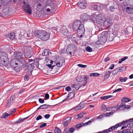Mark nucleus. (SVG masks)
<instances>
[{
  "label": "nucleus",
  "instance_id": "obj_46",
  "mask_svg": "<svg viewBox=\"0 0 133 133\" xmlns=\"http://www.w3.org/2000/svg\"><path fill=\"white\" fill-rule=\"evenodd\" d=\"M123 68V70H125L126 69V67L125 66H121L119 67L118 68L116 69L118 71H119L120 70H121L122 68Z\"/></svg>",
  "mask_w": 133,
  "mask_h": 133
},
{
  "label": "nucleus",
  "instance_id": "obj_42",
  "mask_svg": "<svg viewBox=\"0 0 133 133\" xmlns=\"http://www.w3.org/2000/svg\"><path fill=\"white\" fill-rule=\"evenodd\" d=\"M3 12L6 14H9L10 10L8 8H6L4 9L3 10Z\"/></svg>",
  "mask_w": 133,
  "mask_h": 133
},
{
  "label": "nucleus",
  "instance_id": "obj_9",
  "mask_svg": "<svg viewBox=\"0 0 133 133\" xmlns=\"http://www.w3.org/2000/svg\"><path fill=\"white\" fill-rule=\"evenodd\" d=\"M123 8V10H125L126 12L129 14L133 13V5H128Z\"/></svg>",
  "mask_w": 133,
  "mask_h": 133
},
{
  "label": "nucleus",
  "instance_id": "obj_27",
  "mask_svg": "<svg viewBox=\"0 0 133 133\" xmlns=\"http://www.w3.org/2000/svg\"><path fill=\"white\" fill-rule=\"evenodd\" d=\"M15 34H8V37L11 40H12L15 38Z\"/></svg>",
  "mask_w": 133,
  "mask_h": 133
},
{
  "label": "nucleus",
  "instance_id": "obj_13",
  "mask_svg": "<svg viewBox=\"0 0 133 133\" xmlns=\"http://www.w3.org/2000/svg\"><path fill=\"white\" fill-rule=\"evenodd\" d=\"M112 23L111 21L108 19H106L104 21L103 24L106 27H108L111 26Z\"/></svg>",
  "mask_w": 133,
  "mask_h": 133
},
{
  "label": "nucleus",
  "instance_id": "obj_6",
  "mask_svg": "<svg viewBox=\"0 0 133 133\" xmlns=\"http://www.w3.org/2000/svg\"><path fill=\"white\" fill-rule=\"evenodd\" d=\"M23 3V7L24 10L29 14H31L32 13L31 8L28 4L27 0H24Z\"/></svg>",
  "mask_w": 133,
  "mask_h": 133
},
{
  "label": "nucleus",
  "instance_id": "obj_60",
  "mask_svg": "<svg viewBox=\"0 0 133 133\" xmlns=\"http://www.w3.org/2000/svg\"><path fill=\"white\" fill-rule=\"evenodd\" d=\"M38 100L39 102L41 103H42L44 102V100L41 98H39V99Z\"/></svg>",
  "mask_w": 133,
  "mask_h": 133
},
{
  "label": "nucleus",
  "instance_id": "obj_36",
  "mask_svg": "<svg viewBox=\"0 0 133 133\" xmlns=\"http://www.w3.org/2000/svg\"><path fill=\"white\" fill-rule=\"evenodd\" d=\"M130 99L126 97L123 98L121 100V101L125 102H128L130 101Z\"/></svg>",
  "mask_w": 133,
  "mask_h": 133
},
{
  "label": "nucleus",
  "instance_id": "obj_8",
  "mask_svg": "<svg viewBox=\"0 0 133 133\" xmlns=\"http://www.w3.org/2000/svg\"><path fill=\"white\" fill-rule=\"evenodd\" d=\"M84 82L83 84L80 85V83H79L75 84L76 86H75V88L76 89L78 90L79 88H81L82 86H84L86 85L87 82V81L88 79V77L87 76L85 75L84 76Z\"/></svg>",
  "mask_w": 133,
  "mask_h": 133
},
{
  "label": "nucleus",
  "instance_id": "obj_39",
  "mask_svg": "<svg viewBox=\"0 0 133 133\" xmlns=\"http://www.w3.org/2000/svg\"><path fill=\"white\" fill-rule=\"evenodd\" d=\"M128 58V57H124L122 58L121 60H119L118 61V63L119 64H121L123 61H125L126 59H127Z\"/></svg>",
  "mask_w": 133,
  "mask_h": 133
},
{
  "label": "nucleus",
  "instance_id": "obj_30",
  "mask_svg": "<svg viewBox=\"0 0 133 133\" xmlns=\"http://www.w3.org/2000/svg\"><path fill=\"white\" fill-rule=\"evenodd\" d=\"M83 107L81 105V104L80 103L78 106H77L76 107L74 108V109L75 110L77 111L79 109H82Z\"/></svg>",
  "mask_w": 133,
  "mask_h": 133
},
{
  "label": "nucleus",
  "instance_id": "obj_23",
  "mask_svg": "<svg viewBox=\"0 0 133 133\" xmlns=\"http://www.w3.org/2000/svg\"><path fill=\"white\" fill-rule=\"evenodd\" d=\"M43 56H47L49 55V50L47 49H45L43 51L42 54Z\"/></svg>",
  "mask_w": 133,
  "mask_h": 133
},
{
  "label": "nucleus",
  "instance_id": "obj_18",
  "mask_svg": "<svg viewBox=\"0 0 133 133\" xmlns=\"http://www.w3.org/2000/svg\"><path fill=\"white\" fill-rule=\"evenodd\" d=\"M31 33H46V32L44 31H40L35 29L31 31Z\"/></svg>",
  "mask_w": 133,
  "mask_h": 133
},
{
  "label": "nucleus",
  "instance_id": "obj_1",
  "mask_svg": "<svg viewBox=\"0 0 133 133\" xmlns=\"http://www.w3.org/2000/svg\"><path fill=\"white\" fill-rule=\"evenodd\" d=\"M97 14L96 12L91 15L90 20L94 23L102 25L105 19V16L102 14Z\"/></svg>",
  "mask_w": 133,
  "mask_h": 133
},
{
  "label": "nucleus",
  "instance_id": "obj_19",
  "mask_svg": "<svg viewBox=\"0 0 133 133\" xmlns=\"http://www.w3.org/2000/svg\"><path fill=\"white\" fill-rule=\"evenodd\" d=\"M86 114V113L84 112H82L75 116V118L76 119L81 118L83 117Z\"/></svg>",
  "mask_w": 133,
  "mask_h": 133
},
{
  "label": "nucleus",
  "instance_id": "obj_15",
  "mask_svg": "<svg viewBox=\"0 0 133 133\" xmlns=\"http://www.w3.org/2000/svg\"><path fill=\"white\" fill-rule=\"evenodd\" d=\"M14 56L15 58L18 59L19 60V59H22V60L23 55L22 53L20 52L15 53Z\"/></svg>",
  "mask_w": 133,
  "mask_h": 133
},
{
  "label": "nucleus",
  "instance_id": "obj_61",
  "mask_svg": "<svg viewBox=\"0 0 133 133\" xmlns=\"http://www.w3.org/2000/svg\"><path fill=\"white\" fill-rule=\"evenodd\" d=\"M49 68H50L51 69H52L54 67L55 65H52V66L51 64H47L46 65Z\"/></svg>",
  "mask_w": 133,
  "mask_h": 133
},
{
  "label": "nucleus",
  "instance_id": "obj_32",
  "mask_svg": "<svg viewBox=\"0 0 133 133\" xmlns=\"http://www.w3.org/2000/svg\"><path fill=\"white\" fill-rule=\"evenodd\" d=\"M84 125V123H80L77 124L75 126V128L77 129H78L82 127Z\"/></svg>",
  "mask_w": 133,
  "mask_h": 133
},
{
  "label": "nucleus",
  "instance_id": "obj_12",
  "mask_svg": "<svg viewBox=\"0 0 133 133\" xmlns=\"http://www.w3.org/2000/svg\"><path fill=\"white\" fill-rule=\"evenodd\" d=\"M72 117H68L66 118L63 121V124L65 127H66L69 124V123L71 121Z\"/></svg>",
  "mask_w": 133,
  "mask_h": 133
},
{
  "label": "nucleus",
  "instance_id": "obj_48",
  "mask_svg": "<svg viewBox=\"0 0 133 133\" xmlns=\"http://www.w3.org/2000/svg\"><path fill=\"white\" fill-rule=\"evenodd\" d=\"M127 127L128 128H131L133 127V123H129L127 125Z\"/></svg>",
  "mask_w": 133,
  "mask_h": 133
},
{
  "label": "nucleus",
  "instance_id": "obj_37",
  "mask_svg": "<svg viewBox=\"0 0 133 133\" xmlns=\"http://www.w3.org/2000/svg\"><path fill=\"white\" fill-rule=\"evenodd\" d=\"M75 130V129L74 128H71L69 129V131H66L65 133H69V131L70 132L73 133Z\"/></svg>",
  "mask_w": 133,
  "mask_h": 133
},
{
  "label": "nucleus",
  "instance_id": "obj_63",
  "mask_svg": "<svg viewBox=\"0 0 133 133\" xmlns=\"http://www.w3.org/2000/svg\"><path fill=\"white\" fill-rule=\"evenodd\" d=\"M16 109L15 108H14L11 109V110L10 115L12 114V113L15 112L16 111Z\"/></svg>",
  "mask_w": 133,
  "mask_h": 133
},
{
  "label": "nucleus",
  "instance_id": "obj_33",
  "mask_svg": "<svg viewBox=\"0 0 133 133\" xmlns=\"http://www.w3.org/2000/svg\"><path fill=\"white\" fill-rule=\"evenodd\" d=\"M100 74L98 73H93L90 74V77L99 76Z\"/></svg>",
  "mask_w": 133,
  "mask_h": 133
},
{
  "label": "nucleus",
  "instance_id": "obj_49",
  "mask_svg": "<svg viewBox=\"0 0 133 133\" xmlns=\"http://www.w3.org/2000/svg\"><path fill=\"white\" fill-rule=\"evenodd\" d=\"M113 113V112H107L105 115L104 116L105 117L109 116L110 115L112 114Z\"/></svg>",
  "mask_w": 133,
  "mask_h": 133
},
{
  "label": "nucleus",
  "instance_id": "obj_2",
  "mask_svg": "<svg viewBox=\"0 0 133 133\" xmlns=\"http://www.w3.org/2000/svg\"><path fill=\"white\" fill-rule=\"evenodd\" d=\"M73 29L77 31V32L83 33L85 32L84 26L79 20H76L74 22L73 24Z\"/></svg>",
  "mask_w": 133,
  "mask_h": 133
},
{
  "label": "nucleus",
  "instance_id": "obj_56",
  "mask_svg": "<svg viewBox=\"0 0 133 133\" xmlns=\"http://www.w3.org/2000/svg\"><path fill=\"white\" fill-rule=\"evenodd\" d=\"M46 124L45 123H44L42 124L40 126V128H42L43 127H45L46 125Z\"/></svg>",
  "mask_w": 133,
  "mask_h": 133
},
{
  "label": "nucleus",
  "instance_id": "obj_25",
  "mask_svg": "<svg viewBox=\"0 0 133 133\" xmlns=\"http://www.w3.org/2000/svg\"><path fill=\"white\" fill-rule=\"evenodd\" d=\"M128 123V121L127 120L123 121L117 124L119 127H121L122 125H125L127 124Z\"/></svg>",
  "mask_w": 133,
  "mask_h": 133
},
{
  "label": "nucleus",
  "instance_id": "obj_55",
  "mask_svg": "<svg viewBox=\"0 0 133 133\" xmlns=\"http://www.w3.org/2000/svg\"><path fill=\"white\" fill-rule=\"evenodd\" d=\"M3 3L2 2V1L0 2V9L3 8L4 6L5 5L4 4H3Z\"/></svg>",
  "mask_w": 133,
  "mask_h": 133
},
{
  "label": "nucleus",
  "instance_id": "obj_44",
  "mask_svg": "<svg viewBox=\"0 0 133 133\" xmlns=\"http://www.w3.org/2000/svg\"><path fill=\"white\" fill-rule=\"evenodd\" d=\"M55 133H61V131L59 128L56 127L54 130Z\"/></svg>",
  "mask_w": 133,
  "mask_h": 133
},
{
  "label": "nucleus",
  "instance_id": "obj_57",
  "mask_svg": "<svg viewBox=\"0 0 133 133\" xmlns=\"http://www.w3.org/2000/svg\"><path fill=\"white\" fill-rule=\"evenodd\" d=\"M91 121H89L87 122H85V123H84L83 125H88L90 124H91Z\"/></svg>",
  "mask_w": 133,
  "mask_h": 133
},
{
  "label": "nucleus",
  "instance_id": "obj_11",
  "mask_svg": "<svg viewBox=\"0 0 133 133\" xmlns=\"http://www.w3.org/2000/svg\"><path fill=\"white\" fill-rule=\"evenodd\" d=\"M77 5L81 9H84L85 8L87 5V2L85 1H82L79 2L77 3Z\"/></svg>",
  "mask_w": 133,
  "mask_h": 133
},
{
  "label": "nucleus",
  "instance_id": "obj_17",
  "mask_svg": "<svg viewBox=\"0 0 133 133\" xmlns=\"http://www.w3.org/2000/svg\"><path fill=\"white\" fill-rule=\"evenodd\" d=\"M34 68V63L28 64V69L29 71L30 72H32Z\"/></svg>",
  "mask_w": 133,
  "mask_h": 133
},
{
  "label": "nucleus",
  "instance_id": "obj_4",
  "mask_svg": "<svg viewBox=\"0 0 133 133\" xmlns=\"http://www.w3.org/2000/svg\"><path fill=\"white\" fill-rule=\"evenodd\" d=\"M16 61L15 62H14L13 64L15 70L17 72L20 70V68L23 65L24 61L22 60V62L17 59H16Z\"/></svg>",
  "mask_w": 133,
  "mask_h": 133
},
{
  "label": "nucleus",
  "instance_id": "obj_35",
  "mask_svg": "<svg viewBox=\"0 0 133 133\" xmlns=\"http://www.w3.org/2000/svg\"><path fill=\"white\" fill-rule=\"evenodd\" d=\"M127 78L126 77H120L119 78V79L121 82H125L127 80Z\"/></svg>",
  "mask_w": 133,
  "mask_h": 133
},
{
  "label": "nucleus",
  "instance_id": "obj_7",
  "mask_svg": "<svg viewBox=\"0 0 133 133\" xmlns=\"http://www.w3.org/2000/svg\"><path fill=\"white\" fill-rule=\"evenodd\" d=\"M35 36L43 41H46L49 38L50 34H35Z\"/></svg>",
  "mask_w": 133,
  "mask_h": 133
},
{
  "label": "nucleus",
  "instance_id": "obj_31",
  "mask_svg": "<svg viewBox=\"0 0 133 133\" xmlns=\"http://www.w3.org/2000/svg\"><path fill=\"white\" fill-rule=\"evenodd\" d=\"M10 114H9L6 112L4 113L3 114L1 117V118H4L5 119H6L7 117L10 115Z\"/></svg>",
  "mask_w": 133,
  "mask_h": 133
},
{
  "label": "nucleus",
  "instance_id": "obj_41",
  "mask_svg": "<svg viewBox=\"0 0 133 133\" xmlns=\"http://www.w3.org/2000/svg\"><path fill=\"white\" fill-rule=\"evenodd\" d=\"M104 114L103 113L100 115L99 116L97 117H96V118H97V119L101 120V119L102 118H103L104 116Z\"/></svg>",
  "mask_w": 133,
  "mask_h": 133
},
{
  "label": "nucleus",
  "instance_id": "obj_64",
  "mask_svg": "<svg viewBox=\"0 0 133 133\" xmlns=\"http://www.w3.org/2000/svg\"><path fill=\"white\" fill-rule=\"evenodd\" d=\"M128 122L129 123H132L133 122V118L127 120Z\"/></svg>",
  "mask_w": 133,
  "mask_h": 133
},
{
  "label": "nucleus",
  "instance_id": "obj_40",
  "mask_svg": "<svg viewBox=\"0 0 133 133\" xmlns=\"http://www.w3.org/2000/svg\"><path fill=\"white\" fill-rule=\"evenodd\" d=\"M112 72L111 71H108V72H107L105 74V75H104V76L105 77H108L111 73Z\"/></svg>",
  "mask_w": 133,
  "mask_h": 133
},
{
  "label": "nucleus",
  "instance_id": "obj_21",
  "mask_svg": "<svg viewBox=\"0 0 133 133\" xmlns=\"http://www.w3.org/2000/svg\"><path fill=\"white\" fill-rule=\"evenodd\" d=\"M51 105H48L46 104H45L43 105H41L39 107H38L37 110L39 109H45L48 107H49Z\"/></svg>",
  "mask_w": 133,
  "mask_h": 133
},
{
  "label": "nucleus",
  "instance_id": "obj_58",
  "mask_svg": "<svg viewBox=\"0 0 133 133\" xmlns=\"http://www.w3.org/2000/svg\"><path fill=\"white\" fill-rule=\"evenodd\" d=\"M124 105H125V106L124 107V108L123 109V110L125 108L127 109H129L130 107V105H126L125 104Z\"/></svg>",
  "mask_w": 133,
  "mask_h": 133
},
{
  "label": "nucleus",
  "instance_id": "obj_22",
  "mask_svg": "<svg viewBox=\"0 0 133 133\" xmlns=\"http://www.w3.org/2000/svg\"><path fill=\"white\" fill-rule=\"evenodd\" d=\"M61 62H58L56 64V65L58 67H61L63 65H65V59L64 58H63L62 59V61L61 62Z\"/></svg>",
  "mask_w": 133,
  "mask_h": 133
},
{
  "label": "nucleus",
  "instance_id": "obj_26",
  "mask_svg": "<svg viewBox=\"0 0 133 133\" xmlns=\"http://www.w3.org/2000/svg\"><path fill=\"white\" fill-rule=\"evenodd\" d=\"M124 133H133L132 130L130 128L124 129L123 130Z\"/></svg>",
  "mask_w": 133,
  "mask_h": 133
},
{
  "label": "nucleus",
  "instance_id": "obj_62",
  "mask_svg": "<svg viewBox=\"0 0 133 133\" xmlns=\"http://www.w3.org/2000/svg\"><path fill=\"white\" fill-rule=\"evenodd\" d=\"M122 90V89L121 88H119L116 90L114 91L113 92V93L116 92H117L118 91H120Z\"/></svg>",
  "mask_w": 133,
  "mask_h": 133
},
{
  "label": "nucleus",
  "instance_id": "obj_5",
  "mask_svg": "<svg viewBox=\"0 0 133 133\" xmlns=\"http://www.w3.org/2000/svg\"><path fill=\"white\" fill-rule=\"evenodd\" d=\"M98 37H98V39L96 43V44L98 45L100 44H103L107 41V37L105 34H103L101 35L100 34Z\"/></svg>",
  "mask_w": 133,
  "mask_h": 133
},
{
  "label": "nucleus",
  "instance_id": "obj_47",
  "mask_svg": "<svg viewBox=\"0 0 133 133\" xmlns=\"http://www.w3.org/2000/svg\"><path fill=\"white\" fill-rule=\"evenodd\" d=\"M109 132L108 129H105L103 131H100L98 132V133H108Z\"/></svg>",
  "mask_w": 133,
  "mask_h": 133
},
{
  "label": "nucleus",
  "instance_id": "obj_34",
  "mask_svg": "<svg viewBox=\"0 0 133 133\" xmlns=\"http://www.w3.org/2000/svg\"><path fill=\"white\" fill-rule=\"evenodd\" d=\"M83 77L81 76H78L76 78V80L78 82H82L83 81Z\"/></svg>",
  "mask_w": 133,
  "mask_h": 133
},
{
  "label": "nucleus",
  "instance_id": "obj_53",
  "mask_svg": "<svg viewBox=\"0 0 133 133\" xmlns=\"http://www.w3.org/2000/svg\"><path fill=\"white\" fill-rule=\"evenodd\" d=\"M29 79V77L28 75H26L24 76V79L25 80L28 81Z\"/></svg>",
  "mask_w": 133,
  "mask_h": 133
},
{
  "label": "nucleus",
  "instance_id": "obj_24",
  "mask_svg": "<svg viewBox=\"0 0 133 133\" xmlns=\"http://www.w3.org/2000/svg\"><path fill=\"white\" fill-rule=\"evenodd\" d=\"M28 117L26 118H25L23 119H22L21 118H19L17 121L15 122V123L16 124L20 123L24 121Z\"/></svg>",
  "mask_w": 133,
  "mask_h": 133
},
{
  "label": "nucleus",
  "instance_id": "obj_52",
  "mask_svg": "<svg viewBox=\"0 0 133 133\" xmlns=\"http://www.w3.org/2000/svg\"><path fill=\"white\" fill-rule=\"evenodd\" d=\"M124 105L125 104H123V103H121V104L119 106V107L117 108L116 109H119L121 107L124 108L125 106Z\"/></svg>",
  "mask_w": 133,
  "mask_h": 133
},
{
  "label": "nucleus",
  "instance_id": "obj_51",
  "mask_svg": "<svg viewBox=\"0 0 133 133\" xmlns=\"http://www.w3.org/2000/svg\"><path fill=\"white\" fill-rule=\"evenodd\" d=\"M77 65L78 66L82 68H84L85 67H86L87 66V65H83V64H79Z\"/></svg>",
  "mask_w": 133,
  "mask_h": 133
},
{
  "label": "nucleus",
  "instance_id": "obj_29",
  "mask_svg": "<svg viewBox=\"0 0 133 133\" xmlns=\"http://www.w3.org/2000/svg\"><path fill=\"white\" fill-rule=\"evenodd\" d=\"M101 110L103 111H107V106L104 104L102 105L101 107Z\"/></svg>",
  "mask_w": 133,
  "mask_h": 133
},
{
  "label": "nucleus",
  "instance_id": "obj_43",
  "mask_svg": "<svg viewBox=\"0 0 133 133\" xmlns=\"http://www.w3.org/2000/svg\"><path fill=\"white\" fill-rule=\"evenodd\" d=\"M86 50L88 52H91L92 51V49L89 46H88L86 48Z\"/></svg>",
  "mask_w": 133,
  "mask_h": 133
},
{
  "label": "nucleus",
  "instance_id": "obj_20",
  "mask_svg": "<svg viewBox=\"0 0 133 133\" xmlns=\"http://www.w3.org/2000/svg\"><path fill=\"white\" fill-rule=\"evenodd\" d=\"M118 127H119V126H118L117 124L108 129L109 131V132L112 131L114 130L115 129H117Z\"/></svg>",
  "mask_w": 133,
  "mask_h": 133
},
{
  "label": "nucleus",
  "instance_id": "obj_10",
  "mask_svg": "<svg viewBox=\"0 0 133 133\" xmlns=\"http://www.w3.org/2000/svg\"><path fill=\"white\" fill-rule=\"evenodd\" d=\"M80 19L81 20L83 21L89 19L90 20L91 16H90L85 14H83L81 16Z\"/></svg>",
  "mask_w": 133,
  "mask_h": 133
},
{
  "label": "nucleus",
  "instance_id": "obj_50",
  "mask_svg": "<svg viewBox=\"0 0 133 133\" xmlns=\"http://www.w3.org/2000/svg\"><path fill=\"white\" fill-rule=\"evenodd\" d=\"M49 94L48 93H46L45 94V98L44 99L45 100H46L48 99L49 98Z\"/></svg>",
  "mask_w": 133,
  "mask_h": 133
},
{
  "label": "nucleus",
  "instance_id": "obj_14",
  "mask_svg": "<svg viewBox=\"0 0 133 133\" xmlns=\"http://www.w3.org/2000/svg\"><path fill=\"white\" fill-rule=\"evenodd\" d=\"M33 54V52L31 50H29V51L27 50L25 52L24 54L25 57L30 58L31 57Z\"/></svg>",
  "mask_w": 133,
  "mask_h": 133
},
{
  "label": "nucleus",
  "instance_id": "obj_3",
  "mask_svg": "<svg viewBox=\"0 0 133 133\" xmlns=\"http://www.w3.org/2000/svg\"><path fill=\"white\" fill-rule=\"evenodd\" d=\"M8 58L6 54L4 52H0V63L5 65L8 64Z\"/></svg>",
  "mask_w": 133,
  "mask_h": 133
},
{
  "label": "nucleus",
  "instance_id": "obj_38",
  "mask_svg": "<svg viewBox=\"0 0 133 133\" xmlns=\"http://www.w3.org/2000/svg\"><path fill=\"white\" fill-rule=\"evenodd\" d=\"M39 59L38 58H37L35 60V61H36L34 62V64H35L36 66L37 67L39 65Z\"/></svg>",
  "mask_w": 133,
  "mask_h": 133
},
{
  "label": "nucleus",
  "instance_id": "obj_59",
  "mask_svg": "<svg viewBox=\"0 0 133 133\" xmlns=\"http://www.w3.org/2000/svg\"><path fill=\"white\" fill-rule=\"evenodd\" d=\"M42 118V117L41 116L39 115L37 116V117L36 118V120L37 121H38L39 120L41 119Z\"/></svg>",
  "mask_w": 133,
  "mask_h": 133
},
{
  "label": "nucleus",
  "instance_id": "obj_16",
  "mask_svg": "<svg viewBox=\"0 0 133 133\" xmlns=\"http://www.w3.org/2000/svg\"><path fill=\"white\" fill-rule=\"evenodd\" d=\"M75 92H71L69 93L68 94V96L65 99H64L62 101V102H64L65 101L69 99H70L73 98L75 95Z\"/></svg>",
  "mask_w": 133,
  "mask_h": 133
},
{
  "label": "nucleus",
  "instance_id": "obj_45",
  "mask_svg": "<svg viewBox=\"0 0 133 133\" xmlns=\"http://www.w3.org/2000/svg\"><path fill=\"white\" fill-rule=\"evenodd\" d=\"M10 0H3V4H4L5 5H7Z\"/></svg>",
  "mask_w": 133,
  "mask_h": 133
},
{
  "label": "nucleus",
  "instance_id": "obj_54",
  "mask_svg": "<svg viewBox=\"0 0 133 133\" xmlns=\"http://www.w3.org/2000/svg\"><path fill=\"white\" fill-rule=\"evenodd\" d=\"M118 72V71L116 69V70H115L113 71L112 74L114 75L115 76L117 74Z\"/></svg>",
  "mask_w": 133,
  "mask_h": 133
},
{
  "label": "nucleus",
  "instance_id": "obj_28",
  "mask_svg": "<svg viewBox=\"0 0 133 133\" xmlns=\"http://www.w3.org/2000/svg\"><path fill=\"white\" fill-rule=\"evenodd\" d=\"M112 97V96L111 95H108V96H102L100 97V98L101 99L105 100L106 99H107L108 98H111Z\"/></svg>",
  "mask_w": 133,
  "mask_h": 133
}]
</instances>
